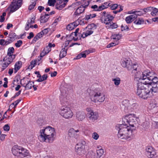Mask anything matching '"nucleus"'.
<instances>
[{"instance_id": "f257e3e1", "label": "nucleus", "mask_w": 158, "mask_h": 158, "mask_svg": "<svg viewBox=\"0 0 158 158\" xmlns=\"http://www.w3.org/2000/svg\"><path fill=\"white\" fill-rule=\"evenodd\" d=\"M38 138L41 142L51 143L54 140L56 136L55 129L48 126L40 130Z\"/></svg>"}, {"instance_id": "f03ea898", "label": "nucleus", "mask_w": 158, "mask_h": 158, "mask_svg": "<svg viewBox=\"0 0 158 158\" xmlns=\"http://www.w3.org/2000/svg\"><path fill=\"white\" fill-rule=\"evenodd\" d=\"M148 83L147 81H139L137 83L136 94L139 97L144 99H146L151 97L154 93L152 92V90L147 85V83Z\"/></svg>"}, {"instance_id": "7ed1b4c3", "label": "nucleus", "mask_w": 158, "mask_h": 158, "mask_svg": "<svg viewBox=\"0 0 158 158\" xmlns=\"http://www.w3.org/2000/svg\"><path fill=\"white\" fill-rule=\"evenodd\" d=\"M118 131V137L120 139L127 140L131 139L132 137L133 130L126 124H117L115 127Z\"/></svg>"}, {"instance_id": "20e7f679", "label": "nucleus", "mask_w": 158, "mask_h": 158, "mask_svg": "<svg viewBox=\"0 0 158 158\" xmlns=\"http://www.w3.org/2000/svg\"><path fill=\"white\" fill-rule=\"evenodd\" d=\"M154 72H149L147 79L149 81H152L151 83V82L147 81L149 83H147V85L152 90V92H154L155 93L158 92V78L154 76Z\"/></svg>"}, {"instance_id": "39448f33", "label": "nucleus", "mask_w": 158, "mask_h": 158, "mask_svg": "<svg viewBox=\"0 0 158 158\" xmlns=\"http://www.w3.org/2000/svg\"><path fill=\"white\" fill-rule=\"evenodd\" d=\"M138 67L137 64H134L133 69L131 70V74L132 76H134L135 78L142 80L143 81H144V80L147 79L149 72L147 71H145L143 72L140 71L137 72Z\"/></svg>"}, {"instance_id": "423d86ee", "label": "nucleus", "mask_w": 158, "mask_h": 158, "mask_svg": "<svg viewBox=\"0 0 158 158\" xmlns=\"http://www.w3.org/2000/svg\"><path fill=\"white\" fill-rule=\"evenodd\" d=\"M91 100L94 102H102L105 100V96L100 91L95 90L90 94Z\"/></svg>"}, {"instance_id": "0eeeda50", "label": "nucleus", "mask_w": 158, "mask_h": 158, "mask_svg": "<svg viewBox=\"0 0 158 158\" xmlns=\"http://www.w3.org/2000/svg\"><path fill=\"white\" fill-rule=\"evenodd\" d=\"M85 110L87 112V118L89 123H93L99 117V114L97 111H94L92 108L87 107Z\"/></svg>"}, {"instance_id": "6e6552de", "label": "nucleus", "mask_w": 158, "mask_h": 158, "mask_svg": "<svg viewBox=\"0 0 158 158\" xmlns=\"http://www.w3.org/2000/svg\"><path fill=\"white\" fill-rule=\"evenodd\" d=\"M59 114L62 117L67 119L71 118L73 115L70 108L69 107L65 106L61 107L59 110Z\"/></svg>"}, {"instance_id": "1a4fd4ad", "label": "nucleus", "mask_w": 158, "mask_h": 158, "mask_svg": "<svg viewBox=\"0 0 158 158\" xmlns=\"http://www.w3.org/2000/svg\"><path fill=\"white\" fill-rule=\"evenodd\" d=\"M81 134V131L79 129L70 128L68 131V138L70 141H73L79 138Z\"/></svg>"}, {"instance_id": "9d476101", "label": "nucleus", "mask_w": 158, "mask_h": 158, "mask_svg": "<svg viewBox=\"0 0 158 158\" xmlns=\"http://www.w3.org/2000/svg\"><path fill=\"white\" fill-rule=\"evenodd\" d=\"M85 141L81 140L77 143L75 146V151L77 154L80 156H83L86 153L85 146Z\"/></svg>"}, {"instance_id": "9b49d317", "label": "nucleus", "mask_w": 158, "mask_h": 158, "mask_svg": "<svg viewBox=\"0 0 158 158\" xmlns=\"http://www.w3.org/2000/svg\"><path fill=\"white\" fill-rule=\"evenodd\" d=\"M122 66L124 68H126L128 71L133 69L134 64H132L131 60L129 58H123L120 61Z\"/></svg>"}, {"instance_id": "f8f14e48", "label": "nucleus", "mask_w": 158, "mask_h": 158, "mask_svg": "<svg viewBox=\"0 0 158 158\" xmlns=\"http://www.w3.org/2000/svg\"><path fill=\"white\" fill-rule=\"evenodd\" d=\"M23 0H13L9 8L10 9V12L13 13L20 8L22 5Z\"/></svg>"}, {"instance_id": "ddd939ff", "label": "nucleus", "mask_w": 158, "mask_h": 158, "mask_svg": "<svg viewBox=\"0 0 158 158\" xmlns=\"http://www.w3.org/2000/svg\"><path fill=\"white\" fill-rule=\"evenodd\" d=\"M145 154L149 158H155L156 155V150L152 146H147L145 149Z\"/></svg>"}, {"instance_id": "4468645a", "label": "nucleus", "mask_w": 158, "mask_h": 158, "mask_svg": "<svg viewBox=\"0 0 158 158\" xmlns=\"http://www.w3.org/2000/svg\"><path fill=\"white\" fill-rule=\"evenodd\" d=\"M15 55H7L4 58L3 60V61L5 62L2 64V68L3 69H5L13 61V59L15 58Z\"/></svg>"}, {"instance_id": "2eb2a0df", "label": "nucleus", "mask_w": 158, "mask_h": 158, "mask_svg": "<svg viewBox=\"0 0 158 158\" xmlns=\"http://www.w3.org/2000/svg\"><path fill=\"white\" fill-rule=\"evenodd\" d=\"M148 109L153 114L156 113L158 111L157 102L155 100H152L148 107Z\"/></svg>"}, {"instance_id": "dca6fc26", "label": "nucleus", "mask_w": 158, "mask_h": 158, "mask_svg": "<svg viewBox=\"0 0 158 158\" xmlns=\"http://www.w3.org/2000/svg\"><path fill=\"white\" fill-rule=\"evenodd\" d=\"M114 18V17L107 13L104 16V18H103V16L101 17L100 20L102 23H104L106 25L111 22Z\"/></svg>"}, {"instance_id": "f3484780", "label": "nucleus", "mask_w": 158, "mask_h": 158, "mask_svg": "<svg viewBox=\"0 0 158 158\" xmlns=\"http://www.w3.org/2000/svg\"><path fill=\"white\" fill-rule=\"evenodd\" d=\"M69 0H57L56 5V8L59 10H62L64 7Z\"/></svg>"}, {"instance_id": "a211bd4d", "label": "nucleus", "mask_w": 158, "mask_h": 158, "mask_svg": "<svg viewBox=\"0 0 158 158\" xmlns=\"http://www.w3.org/2000/svg\"><path fill=\"white\" fill-rule=\"evenodd\" d=\"M85 113L83 111H79L76 113V117L78 121L83 120L85 118Z\"/></svg>"}, {"instance_id": "6ab92c4d", "label": "nucleus", "mask_w": 158, "mask_h": 158, "mask_svg": "<svg viewBox=\"0 0 158 158\" xmlns=\"http://www.w3.org/2000/svg\"><path fill=\"white\" fill-rule=\"evenodd\" d=\"M128 13L129 14H133L134 15H136V19L138 16H141L144 14L143 9L141 10H132L129 11Z\"/></svg>"}, {"instance_id": "aec40b11", "label": "nucleus", "mask_w": 158, "mask_h": 158, "mask_svg": "<svg viewBox=\"0 0 158 158\" xmlns=\"http://www.w3.org/2000/svg\"><path fill=\"white\" fill-rule=\"evenodd\" d=\"M104 153L103 150L101 148L97 150L96 153L94 154L93 156L94 158H100L102 156Z\"/></svg>"}, {"instance_id": "412c9836", "label": "nucleus", "mask_w": 158, "mask_h": 158, "mask_svg": "<svg viewBox=\"0 0 158 158\" xmlns=\"http://www.w3.org/2000/svg\"><path fill=\"white\" fill-rule=\"evenodd\" d=\"M85 10V9L81 5L76 10L74 15L76 16H78L83 12Z\"/></svg>"}, {"instance_id": "4be33fe9", "label": "nucleus", "mask_w": 158, "mask_h": 158, "mask_svg": "<svg viewBox=\"0 0 158 158\" xmlns=\"http://www.w3.org/2000/svg\"><path fill=\"white\" fill-rule=\"evenodd\" d=\"M136 19V15H133L126 17L125 19V21L127 23H130Z\"/></svg>"}, {"instance_id": "5701e85b", "label": "nucleus", "mask_w": 158, "mask_h": 158, "mask_svg": "<svg viewBox=\"0 0 158 158\" xmlns=\"http://www.w3.org/2000/svg\"><path fill=\"white\" fill-rule=\"evenodd\" d=\"M49 15L48 14H45L44 15H42V14H41V16L40 17V23H44L48 21L49 19Z\"/></svg>"}, {"instance_id": "b1692460", "label": "nucleus", "mask_w": 158, "mask_h": 158, "mask_svg": "<svg viewBox=\"0 0 158 158\" xmlns=\"http://www.w3.org/2000/svg\"><path fill=\"white\" fill-rule=\"evenodd\" d=\"M61 94L60 96V102H62L64 103V102H66V97L67 96V94L66 93V92L64 91L61 90Z\"/></svg>"}, {"instance_id": "393cba45", "label": "nucleus", "mask_w": 158, "mask_h": 158, "mask_svg": "<svg viewBox=\"0 0 158 158\" xmlns=\"http://www.w3.org/2000/svg\"><path fill=\"white\" fill-rule=\"evenodd\" d=\"M128 119H127V122L129 123V125L131 126L132 127H134V124H130V123H132L133 122H135V120H136V118L132 116V115H130L129 116V118H128Z\"/></svg>"}, {"instance_id": "a878e982", "label": "nucleus", "mask_w": 158, "mask_h": 158, "mask_svg": "<svg viewBox=\"0 0 158 158\" xmlns=\"http://www.w3.org/2000/svg\"><path fill=\"white\" fill-rule=\"evenodd\" d=\"M22 65V62L21 61H18L16 62L15 65L14 72L16 73L17 71L21 68Z\"/></svg>"}, {"instance_id": "bb28decb", "label": "nucleus", "mask_w": 158, "mask_h": 158, "mask_svg": "<svg viewBox=\"0 0 158 158\" xmlns=\"http://www.w3.org/2000/svg\"><path fill=\"white\" fill-rule=\"evenodd\" d=\"M20 148H18L16 147H13L12 149V152L15 156H19Z\"/></svg>"}, {"instance_id": "cd10ccee", "label": "nucleus", "mask_w": 158, "mask_h": 158, "mask_svg": "<svg viewBox=\"0 0 158 158\" xmlns=\"http://www.w3.org/2000/svg\"><path fill=\"white\" fill-rule=\"evenodd\" d=\"M19 156L21 157H25L27 155L28 152L26 149L22 148H20Z\"/></svg>"}, {"instance_id": "c85d7f7f", "label": "nucleus", "mask_w": 158, "mask_h": 158, "mask_svg": "<svg viewBox=\"0 0 158 158\" xmlns=\"http://www.w3.org/2000/svg\"><path fill=\"white\" fill-rule=\"evenodd\" d=\"M106 27L107 28L113 29L117 28L118 27V25L116 23L111 22L107 24Z\"/></svg>"}, {"instance_id": "c756f323", "label": "nucleus", "mask_w": 158, "mask_h": 158, "mask_svg": "<svg viewBox=\"0 0 158 158\" xmlns=\"http://www.w3.org/2000/svg\"><path fill=\"white\" fill-rule=\"evenodd\" d=\"M34 85V82L32 81H29L25 85L24 84L23 85V87H25L26 89H31Z\"/></svg>"}, {"instance_id": "7c9ffc66", "label": "nucleus", "mask_w": 158, "mask_h": 158, "mask_svg": "<svg viewBox=\"0 0 158 158\" xmlns=\"http://www.w3.org/2000/svg\"><path fill=\"white\" fill-rule=\"evenodd\" d=\"M111 2V1H109L107 2H105L103 4H102L100 7L102 10L107 8L109 6L110 7V3Z\"/></svg>"}, {"instance_id": "2f4dec72", "label": "nucleus", "mask_w": 158, "mask_h": 158, "mask_svg": "<svg viewBox=\"0 0 158 158\" xmlns=\"http://www.w3.org/2000/svg\"><path fill=\"white\" fill-rule=\"evenodd\" d=\"M67 49H65V48H62L61 51L59 55V60L65 57L67 54Z\"/></svg>"}, {"instance_id": "473e14b6", "label": "nucleus", "mask_w": 158, "mask_h": 158, "mask_svg": "<svg viewBox=\"0 0 158 158\" xmlns=\"http://www.w3.org/2000/svg\"><path fill=\"white\" fill-rule=\"evenodd\" d=\"M122 35L121 34H114L112 35L111 36V39L115 40L116 41L119 40L122 37Z\"/></svg>"}, {"instance_id": "72a5a7b5", "label": "nucleus", "mask_w": 158, "mask_h": 158, "mask_svg": "<svg viewBox=\"0 0 158 158\" xmlns=\"http://www.w3.org/2000/svg\"><path fill=\"white\" fill-rule=\"evenodd\" d=\"M112 81H114V84L116 86H118L121 83L120 79L118 77L112 78Z\"/></svg>"}, {"instance_id": "f704fd0d", "label": "nucleus", "mask_w": 158, "mask_h": 158, "mask_svg": "<svg viewBox=\"0 0 158 158\" xmlns=\"http://www.w3.org/2000/svg\"><path fill=\"white\" fill-rule=\"evenodd\" d=\"M141 126L144 130H146L149 128L150 124L148 122L145 121L141 125Z\"/></svg>"}, {"instance_id": "c9c22d12", "label": "nucleus", "mask_w": 158, "mask_h": 158, "mask_svg": "<svg viewBox=\"0 0 158 158\" xmlns=\"http://www.w3.org/2000/svg\"><path fill=\"white\" fill-rule=\"evenodd\" d=\"M37 0H31V4L29 6L28 9L29 10H32L35 6Z\"/></svg>"}, {"instance_id": "e433bc0d", "label": "nucleus", "mask_w": 158, "mask_h": 158, "mask_svg": "<svg viewBox=\"0 0 158 158\" xmlns=\"http://www.w3.org/2000/svg\"><path fill=\"white\" fill-rule=\"evenodd\" d=\"M96 16V14H90L85 15L84 19L86 20H88L90 19L95 17Z\"/></svg>"}, {"instance_id": "4c0bfd02", "label": "nucleus", "mask_w": 158, "mask_h": 158, "mask_svg": "<svg viewBox=\"0 0 158 158\" xmlns=\"http://www.w3.org/2000/svg\"><path fill=\"white\" fill-rule=\"evenodd\" d=\"M91 8L93 9V11H100L102 10L100 6L98 7L96 5L92 6Z\"/></svg>"}, {"instance_id": "58836bf2", "label": "nucleus", "mask_w": 158, "mask_h": 158, "mask_svg": "<svg viewBox=\"0 0 158 158\" xmlns=\"http://www.w3.org/2000/svg\"><path fill=\"white\" fill-rule=\"evenodd\" d=\"M48 77L47 74H44L42 76H41V77H40L36 81L38 82H41L44 80H46Z\"/></svg>"}, {"instance_id": "ea45409f", "label": "nucleus", "mask_w": 158, "mask_h": 158, "mask_svg": "<svg viewBox=\"0 0 158 158\" xmlns=\"http://www.w3.org/2000/svg\"><path fill=\"white\" fill-rule=\"evenodd\" d=\"M144 21L143 19L142 18H139L136 19L134 22V23L136 25H141L144 23Z\"/></svg>"}, {"instance_id": "a19ab883", "label": "nucleus", "mask_w": 158, "mask_h": 158, "mask_svg": "<svg viewBox=\"0 0 158 158\" xmlns=\"http://www.w3.org/2000/svg\"><path fill=\"white\" fill-rule=\"evenodd\" d=\"M14 51L15 49L13 47H11L9 48L8 49L7 55H15L13 54V53L14 52Z\"/></svg>"}, {"instance_id": "79ce46f5", "label": "nucleus", "mask_w": 158, "mask_h": 158, "mask_svg": "<svg viewBox=\"0 0 158 158\" xmlns=\"http://www.w3.org/2000/svg\"><path fill=\"white\" fill-rule=\"evenodd\" d=\"M151 14L153 16L158 15V9L156 8L153 7V10L151 12Z\"/></svg>"}, {"instance_id": "37998d69", "label": "nucleus", "mask_w": 158, "mask_h": 158, "mask_svg": "<svg viewBox=\"0 0 158 158\" xmlns=\"http://www.w3.org/2000/svg\"><path fill=\"white\" fill-rule=\"evenodd\" d=\"M152 10H153V7L150 6L144 8L143 9V11L144 14H146L147 12H152Z\"/></svg>"}, {"instance_id": "c03bdc74", "label": "nucleus", "mask_w": 158, "mask_h": 158, "mask_svg": "<svg viewBox=\"0 0 158 158\" xmlns=\"http://www.w3.org/2000/svg\"><path fill=\"white\" fill-rule=\"evenodd\" d=\"M120 5H118L117 4H112L111 3L110 5V8L111 10H114L118 8V7H119Z\"/></svg>"}, {"instance_id": "a18cd8bd", "label": "nucleus", "mask_w": 158, "mask_h": 158, "mask_svg": "<svg viewBox=\"0 0 158 158\" xmlns=\"http://www.w3.org/2000/svg\"><path fill=\"white\" fill-rule=\"evenodd\" d=\"M75 28L72 23L69 24L66 27V29L69 31H71Z\"/></svg>"}, {"instance_id": "49530a36", "label": "nucleus", "mask_w": 158, "mask_h": 158, "mask_svg": "<svg viewBox=\"0 0 158 158\" xmlns=\"http://www.w3.org/2000/svg\"><path fill=\"white\" fill-rule=\"evenodd\" d=\"M49 31V29L48 28H46L45 29L43 30L42 31L39 33L40 34V35L42 36V35L44 34H47Z\"/></svg>"}, {"instance_id": "de8ad7c7", "label": "nucleus", "mask_w": 158, "mask_h": 158, "mask_svg": "<svg viewBox=\"0 0 158 158\" xmlns=\"http://www.w3.org/2000/svg\"><path fill=\"white\" fill-rule=\"evenodd\" d=\"M92 137L94 139L97 140L98 139L99 135L96 132H94L92 134Z\"/></svg>"}, {"instance_id": "09e8293b", "label": "nucleus", "mask_w": 158, "mask_h": 158, "mask_svg": "<svg viewBox=\"0 0 158 158\" xmlns=\"http://www.w3.org/2000/svg\"><path fill=\"white\" fill-rule=\"evenodd\" d=\"M16 34L14 32H10L8 35V37L10 39L15 38L16 37Z\"/></svg>"}, {"instance_id": "8fccbe9b", "label": "nucleus", "mask_w": 158, "mask_h": 158, "mask_svg": "<svg viewBox=\"0 0 158 158\" xmlns=\"http://www.w3.org/2000/svg\"><path fill=\"white\" fill-rule=\"evenodd\" d=\"M22 43L23 42L22 40H19L15 44V45L16 47L19 48L22 45Z\"/></svg>"}, {"instance_id": "3c124183", "label": "nucleus", "mask_w": 158, "mask_h": 158, "mask_svg": "<svg viewBox=\"0 0 158 158\" xmlns=\"http://www.w3.org/2000/svg\"><path fill=\"white\" fill-rule=\"evenodd\" d=\"M51 50V48H50L48 46L45 47L43 50L44 52H45V53L48 54Z\"/></svg>"}, {"instance_id": "603ef678", "label": "nucleus", "mask_w": 158, "mask_h": 158, "mask_svg": "<svg viewBox=\"0 0 158 158\" xmlns=\"http://www.w3.org/2000/svg\"><path fill=\"white\" fill-rule=\"evenodd\" d=\"M27 23L30 25L33 24L35 23V19L32 18L30 19H28Z\"/></svg>"}, {"instance_id": "864d4df0", "label": "nucleus", "mask_w": 158, "mask_h": 158, "mask_svg": "<svg viewBox=\"0 0 158 158\" xmlns=\"http://www.w3.org/2000/svg\"><path fill=\"white\" fill-rule=\"evenodd\" d=\"M119 6V9L118 10H114L113 11V13L114 14H117L118 13H119L123 10V7L121 6Z\"/></svg>"}, {"instance_id": "5fc2aeb1", "label": "nucleus", "mask_w": 158, "mask_h": 158, "mask_svg": "<svg viewBox=\"0 0 158 158\" xmlns=\"http://www.w3.org/2000/svg\"><path fill=\"white\" fill-rule=\"evenodd\" d=\"M56 2V0H48V3L50 6L54 5Z\"/></svg>"}, {"instance_id": "6e6d98bb", "label": "nucleus", "mask_w": 158, "mask_h": 158, "mask_svg": "<svg viewBox=\"0 0 158 158\" xmlns=\"http://www.w3.org/2000/svg\"><path fill=\"white\" fill-rule=\"evenodd\" d=\"M118 43L117 42H114L111 43L110 44H109L107 46V48H110L111 47H112L113 46H115L116 45H117Z\"/></svg>"}, {"instance_id": "4d7b16f0", "label": "nucleus", "mask_w": 158, "mask_h": 158, "mask_svg": "<svg viewBox=\"0 0 158 158\" xmlns=\"http://www.w3.org/2000/svg\"><path fill=\"white\" fill-rule=\"evenodd\" d=\"M121 30L122 31L127 30H128L129 28L128 26H127V25H122L121 26Z\"/></svg>"}, {"instance_id": "13d9d810", "label": "nucleus", "mask_w": 158, "mask_h": 158, "mask_svg": "<svg viewBox=\"0 0 158 158\" xmlns=\"http://www.w3.org/2000/svg\"><path fill=\"white\" fill-rule=\"evenodd\" d=\"M74 27H75V28L79 24V20L78 19L76 20L75 21L72 23Z\"/></svg>"}, {"instance_id": "bf43d9fd", "label": "nucleus", "mask_w": 158, "mask_h": 158, "mask_svg": "<svg viewBox=\"0 0 158 158\" xmlns=\"http://www.w3.org/2000/svg\"><path fill=\"white\" fill-rule=\"evenodd\" d=\"M3 129L5 131H9L10 130V127L8 124H6L4 126Z\"/></svg>"}, {"instance_id": "052dcab7", "label": "nucleus", "mask_w": 158, "mask_h": 158, "mask_svg": "<svg viewBox=\"0 0 158 158\" xmlns=\"http://www.w3.org/2000/svg\"><path fill=\"white\" fill-rule=\"evenodd\" d=\"M79 30V29L78 28H77L76 30L74 32L75 36H80V34L78 32Z\"/></svg>"}, {"instance_id": "680f3d73", "label": "nucleus", "mask_w": 158, "mask_h": 158, "mask_svg": "<svg viewBox=\"0 0 158 158\" xmlns=\"http://www.w3.org/2000/svg\"><path fill=\"white\" fill-rule=\"evenodd\" d=\"M83 52L85 54V55H88V54H89L90 53H92L94 52V51L91 50H86Z\"/></svg>"}, {"instance_id": "e2e57ef3", "label": "nucleus", "mask_w": 158, "mask_h": 158, "mask_svg": "<svg viewBox=\"0 0 158 158\" xmlns=\"http://www.w3.org/2000/svg\"><path fill=\"white\" fill-rule=\"evenodd\" d=\"M89 4V1H87L86 2L85 4L82 5L81 6H83V7L85 9V8H86L87 6H88Z\"/></svg>"}, {"instance_id": "0e129e2a", "label": "nucleus", "mask_w": 158, "mask_h": 158, "mask_svg": "<svg viewBox=\"0 0 158 158\" xmlns=\"http://www.w3.org/2000/svg\"><path fill=\"white\" fill-rule=\"evenodd\" d=\"M42 36L40 35V34L39 33L37 34V35H36L34 37V38L36 40H38Z\"/></svg>"}, {"instance_id": "69168bd1", "label": "nucleus", "mask_w": 158, "mask_h": 158, "mask_svg": "<svg viewBox=\"0 0 158 158\" xmlns=\"http://www.w3.org/2000/svg\"><path fill=\"white\" fill-rule=\"evenodd\" d=\"M138 107V105L136 103H134L133 104L131 105V107L133 108L134 110L136 109Z\"/></svg>"}, {"instance_id": "338daca9", "label": "nucleus", "mask_w": 158, "mask_h": 158, "mask_svg": "<svg viewBox=\"0 0 158 158\" xmlns=\"http://www.w3.org/2000/svg\"><path fill=\"white\" fill-rule=\"evenodd\" d=\"M49 73L51 74V76L52 77H55L57 74V73L56 71H54L53 73L50 72Z\"/></svg>"}, {"instance_id": "774afa93", "label": "nucleus", "mask_w": 158, "mask_h": 158, "mask_svg": "<svg viewBox=\"0 0 158 158\" xmlns=\"http://www.w3.org/2000/svg\"><path fill=\"white\" fill-rule=\"evenodd\" d=\"M61 20V17L60 16H59L57 18H56L55 19V20L54 22V23H57L58 22L60 21Z\"/></svg>"}]
</instances>
